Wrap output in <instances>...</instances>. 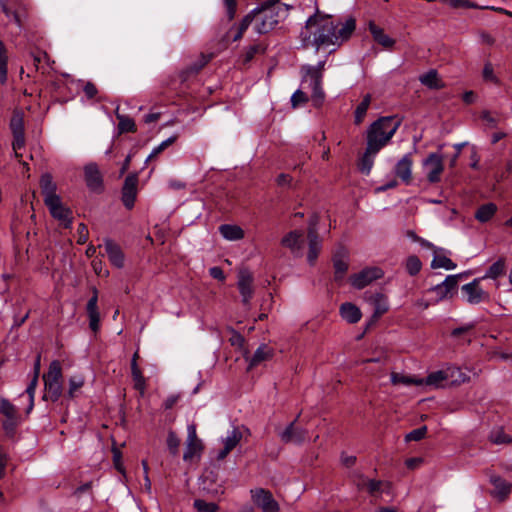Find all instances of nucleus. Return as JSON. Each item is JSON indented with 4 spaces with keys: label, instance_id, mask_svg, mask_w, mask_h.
Returning <instances> with one entry per match:
<instances>
[{
    "label": "nucleus",
    "instance_id": "obj_5",
    "mask_svg": "<svg viewBox=\"0 0 512 512\" xmlns=\"http://www.w3.org/2000/svg\"><path fill=\"white\" fill-rule=\"evenodd\" d=\"M62 368L58 360H54L49 365V370L43 375L45 385V399H49L52 402L59 400L62 394Z\"/></svg>",
    "mask_w": 512,
    "mask_h": 512
},
{
    "label": "nucleus",
    "instance_id": "obj_34",
    "mask_svg": "<svg viewBox=\"0 0 512 512\" xmlns=\"http://www.w3.org/2000/svg\"><path fill=\"white\" fill-rule=\"evenodd\" d=\"M358 486L360 488H365L371 496H377L378 494L385 492L386 490L384 487L389 488L388 484L374 479L365 480L363 484L359 483Z\"/></svg>",
    "mask_w": 512,
    "mask_h": 512
},
{
    "label": "nucleus",
    "instance_id": "obj_10",
    "mask_svg": "<svg viewBox=\"0 0 512 512\" xmlns=\"http://www.w3.org/2000/svg\"><path fill=\"white\" fill-rule=\"evenodd\" d=\"M237 287L244 305H248L254 292V276L247 268H241L237 275Z\"/></svg>",
    "mask_w": 512,
    "mask_h": 512
},
{
    "label": "nucleus",
    "instance_id": "obj_31",
    "mask_svg": "<svg viewBox=\"0 0 512 512\" xmlns=\"http://www.w3.org/2000/svg\"><path fill=\"white\" fill-rule=\"evenodd\" d=\"M450 377L449 369L448 370H438L431 372L428 376L423 379V383L428 386L444 387V382L447 381Z\"/></svg>",
    "mask_w": 512,
    "mask_h": 512
},
{
    "label": "nucleus",
    "instance_id": "obj_14",
    "mask_svg": "<svg viewBox=\"0 0 512 512\" xmlns=\"http://www.w3.org/2000/svg\"><path fill=\"white\" fill-rule=\"evenodd\" d=\"M299 416L300 414H298L296 419L289 423L287 427L279 433V436L284 443H294L300 445L305 441L307 437V431L301 427L295 426Z\"/></svg>",
    "mask_w": 512,
    "mask_h": 512
},
{
    "label": "nucleus",
    "instance_id": "obj_4",
    "mask_svg": "<svg viewBox=\"0 0 512 512\" xmlns=\"http://www.w3.org/2000/svg\"><path fill=\"white\" fill-rule=\"evenodd\" d=\"M40 188L44 203L49 209L51 216L60 221L65 228L72 224V211L63 205L60 196L56 193L57 185L50 173H45L40 179Z\"/></svg>",
    "mask_w": 512,
    "mask_h": 512
},
{
    "label": "nucleus",
    "instance_id": "obj_42",
    "mask_svg": "<svg viewBox=\"0 0 512 512\" xmlns=\"http://www.w3.org/2000/svg\"><path fill=\"white\" fill-rule=\"evenodd\" d=\"M449 5L452 8H471V9H492L496 10L493 6H480L475 2H471L469 0H448Z\"/></svg>",
    "mask_w": 512,
    "mask_h": 512
},
{
    "label": "nucleus",
    "instance_id": "obj_19",
    "mask_svg": "<svg viewBox=\"0 0 512 512\" xmlns=\"http://www.w3.org/2000/svg\"><path fill=\"white\" fill-rule=\"evenodd\" d=\"M412 164V155L407 153L396 163L394 168L396 176L399 177L406 185L411 182Z\"/></svg>",
    "mask_w": 512,
    "mask_h": 512
},
{
    "label": "nucleus",
    "instance_id": "obj_2",
    "mask_svg": "<svg viewBox=\"0 0 512 512\" xmlns=\"http://www.w3.org/2000/svg\"><path fill=\"white\" fill-rule=\"evenodd\" d=\"M401 123L402 119L396 115L379 117L366 130V146L370 147L371 150L381 151L390 143Z\"/></svg>",
    "mask_w": 512,
    "mask_h": 512
},
{
    "label": "nucleus",
    "instance_id": "obj_32",
    "mask_svg": "<svg viewBox=\"0 0 512 512\" xmlns=\"http://www.w3.org/2000/svg\"><path fill=\"white\" fill-rule=\"evenodd\" d=\"M497 205L489 202L481 205L475 212V219L481 223L488 222L497 212Z\"/></svg>",
    "mask_w": 512,
    "mask_h": 512
},
{
    "label": "nucleus",
    "instance_id": "obj_36",
    "mask_svg": "<svg viewBox=\"0 0 512 512\" xmlns=\"http://www.w3.org/2000/svg\"><path fill=\"white\" fill-rule=\"evenodd\" d=\"M137 356H138V354L135 353L132 358L131 373H132L133 380L135 382V388L140 391H143L145 389L146 382H145L144 376L142 375V372L140 371V369L137 365V361H136Z\"/></svg>",
    "mask_w": 512,
    "mask_h": 512
},
{
    "label": "nucleus",
    "instance_id": "obj_64",
    "mask_svg": "<svg viewBox=\"0 0 512 512\" xmlns=\"http://www.w3.org/2000/svg\"><path fill=\"white\" fill-rule=\"evenodd\" d=\"M92 481L86 482L79 487H77L74 491V495L80 497L83 493L89 492L92 489Z\"/></svg>",
    "mask_w": 512,
    "mask_h": 512
},
{
    "label": "nucleus",
    "instance_id": "obj_30",
    "mask_svg": "<svg viewBox=\"0 0 512 512\" xmlns=\"http://www.w3.org/2000/svg\"><path fill=\"white\" fill-rule=\"evenodd\" d=\"M419 81L422 85L429 89H442L444 87L443 82L438 78V73L435 69H431L425 74L420 75Z\"/></svg>",
    "mask_w": 512,
    "mask_h": 512
},
{
    "label": "nucleus",
    "instance_id": "obj_43",
    "mask_svg": "<svg viewBox=\"0 0 512 512\" xmlns=\"http://www.w3.org/2000/svg\"><path fill=\"white\" fill-rule=\"evenodd\" d=\"M391 382L393 384H404V385H421L423 384V379H414L408 376L401 375L399 373L391 374Z\"/></svg>",
    "mask_w": 512,
    "mask_h": 512
},
{
    "label": "nucleus",
    "instance_id": "obj_63",
    "mask_svg": "<svg viewBox=\"0 0 512 512\" xmlns=\"http://www.w3.org/2000/svg\"><path fill=\"white\" fill-rule=\"evenodd\" d=\"M423 463V459L420 457L408 458L405 461V465L408 469H415Z\"/></svg>",
    "mask_w": 512,
    "mask_h": 512
},
{
    "label": "nucleus",
    "instance_id": "obj_35",
    "mask_svg": "<svg viewBox=\"0 0 512 512\" xmlns=\"http://www.w3.org/2000/svg\"><path fill=\"white\" fill-rule=\"evenodd\" d=\"M370 103H371V96L370 94H366L363 99L361 100V102L357 105L355 111H354V123L356 125H359L362 123L366 113H367V110L370 106Z\"/></svg>",
    "mask_w": 512,
    "mask_h": 512
},
{
    "label": "nucleus",
    "instance_id": "obj_49",
    "mask_svg": "<svg viewBox=\"0 0 512 512\" xmlns=\"http://www.w3.org/2000/svg\"><path fill=\"white\" fill-rule=\"evenodd\" d=\"M37 383H38L37 376H33V378L31 379L30 383L28 384V386L26 388V393L29 396V406H28L27 412H30L33 409L34 395H35Z\"/></svg>",
    "mask_w": 512,
    "mask_h": 512
},
{
    "label": "nucleus",
    "instance_id": "obj_39",
    "mask_svg": "<svg viewBox=\"0 0 512 512\" xmlns=\"http://www.w3.org/2000/svg\"><path fill=\"white\" fill-rule=\"evenodd\" d=\"M431 267L433 269L443 268L445 270H453L457 267V264L453 262L449 257L445 255H439L434 253L433 260L431 262Z\"/></svg>",
    "mask_w": 512,
    "mask_h": 512
},
{
    "label": "nucleus",
    "instance_id": "obj_3",
    "mask_svg": "<svg viewBox=\"0 0 512 512\" xmlns=\"http://www.w3.org/2000/svg\"><path fill=\"white\" fill-rule=\"evenodd\" d=\"M293 4L282 0H258V34H266L274 30L284 21Z\"/></svg>",
    "mask_w": 512,
    "mask_h": 512
},
{
    "label": "nucleus",
    "instance_id": "obj_38",
    "mask_svg": "<svg viewBox=\"0 0 512 512\" xmlns=\"http://www.w3.org/2000/svg\"><path fill=\"white\" fill-rule=\"evenodd\" d=\"M374 312L372 315L373 319H378L381 317L384 313H386L389 309L387 298L383 294H376L374 300Z\"/></svg>",
    "mask_w": 512,
    "mask_h": 512
},
{
    "label": "nucleus",
    "instance_id": "obj_25",
    "mask_svg": "<svg viewBox=\"0 0 512 512\" xmlns=\"http://www.w3.org/2000/svg\"><path fill=\"white\" fill-rule=\"evenodd\" d=\"M369 31L373 40L386 49H391L395 45V40L384 33V30L377 26L373 21L368 24Z\"/></svg>",
    "mask_w": 512,
    "mask_h": 512
},
{
    "label": "nucleus",
    "instance_id": "obj_56",
    "mask_svg": "<svg viewBox=\"0 0 512 512\" xmlns=\"http://www.w3.org/2000/svg\"><path fill=\"white\" fill-rule=\"evenodd\" d=\"M83 92H84L86 98L91 100V99H94L96 97V95L98 94V89L94 83L88 81L83 86Z\"/></svg>",
    "mask_w": 512,
    "mask_h": 512
},
{
    "label": "nucleus",
    "instance_id": "obj_28",
    "mask_svg": "<svg viewBox=\"0 0 512 512\" xmlns=\"http://www.w3.org/2000/svg\"><path fill=\"white\" fill-rule=\"evenodd\" d=\"M379 152L380 151L375 149L371 150L370 147L366 146L365 151L358 162V169L362 174H370L374 165L375 157Z\"/></svg>",
    "mask_w": 512,
    "mask_h": 512
},
{
    "label": "nucleus",
    "instance_id": "obj_50",
    "mask_svg": "<svg viewBox=\"0 0 512 512\" xmlns=\"http://www.w3.org/2000/svg\"><path fill=\"white\" fill-rule=\"evenodd\" d=\"M211 60V55L202 54L195 63L190 65L187 70L190 73H198L209 61Z\"/></svg>",
    "mask_w": 512,
    "mask_h": 512
},
{
    "label": "nucleus",
    "instance_id": "obj_26",
    "mask_svg": "<svg viewBox=\"0 0 512 512\" xmlns=\"http://www.w3.org/2000/svg\"><path fill=\"white\" fill-rule=\"evenodd\" d=\"M339 312L341 317L350 324L359 322L362 317L361 310L351 302L341 304Z\"/></svg>",
    "mask_w": 512,
    "mask_h": 512
},
{
    "label": "nucleus",
    "instance_id": "obj_22",
    "mask_svg": "<svg viewBox=\"0 0 512 512\" xmlns=\"http://www.w3.org/2000/svg\"><path fill=\"white\" fill-rule=\"evenodd\" d=\"M104 247L111 264L117 268H122L124 266L125 256L120 246L111 239H105Z\"/></svg>",
    "mask_w": 512,
    "mask_h": 512
},
{
    "label": "nucleus",
    "instance_id": "obj_58",
    "mask_svg": "<svg viewBox=\"0 0 512 512\" xmlns=\"http://www.w3.org/2000/svg\"><path fill=\"white\" fill-rule=\"evenodd\" d=\"M250 493L253 503H246L241 505L238 512H255L256 492L253 489H251Z\"/></svg>",
    "mask_w": 512,
    "mask_h": 512
},
{
    "label": "nucleus",
    "instance_id": "obj_16",
    "mask_svg": "<svg viewBox=\"0 0 512 512\" xmlns=\"http://www.w3.org/2000/svg\"><path fill=\"white\" fill-rule=\"evenodd\" d=\"M347 251L344 247H339L333 255L334 280L340 282L348 270V262L346 261Z\"/></svg>",
    "mask_w": 512,
    "mask_h": 512
},
{
    "label": "nucleus",
    "instance_id": "obj_47",
    "mask_svg": "<svg viewBox=\"0 0 512 512\" xmlns=\"http://www.w3.org/2000/svg\"><path fill=\"white\" fill-rule=\"evenodd\" d=\"M0 413L5 417L17 416L15 406L5 398L1 399L0 401Z\"/></svg>",
    "mask_w": 512,
    "mask_h": 512
},
{
    "label": "nucleus",
    "instance_id": "obj_60",
    "mask_svg": "<svg viewBox=\"0 0 512 512\" xmlns=\"http://www.w3.org/2000/svg\"><path fill=\"white\" fill-rule=\"evenodd\" d=\"M209 274L212 278L217 279L219 281L225 280L224 271L222 270V268H220L218 266L211 267L209 269Z\"/></svg>",
    "mask_w": 512,
    "mask_h": 512
},
{
    "label": "nucleus",
    "instance_id": "obj_8",
    "mask_svg": "<svg viewBox=\"0 0 512 512\" xmlns=\"http://www.w3.org/2000/svg\"><path fill=\"white\" fill-rule=\"evenodd\" d=\"M460 274L448 275L441 283L430 288L436 294L437 302L451 299L457 292Z\"/></svg>",
    "mask_w": 512,
    "mask_h": 512
},
{
    "label": "nucleus",
    "instance_id": "obj_40",
    "mask_svg": "<svg viewBox=\"0 0 512 512\" xmlns=\"http://www.w3.org/2000/svg\"><path fill=\"white\" fill-rule=\"evenodd\" d=\"M8 55L4 42L0 39V82L4 84L7 81Z\"/></svg>",
    "mask_w": 512,
    "mask_h": 512
},
{
    "label": "nucleus",
    "instance_id": "obj_54",
    "mask_svg": "<svg viewBox=\"0 0 512 512\" xmlns=\"http://www.w3.org/2000/svg\"><path fill=\"white\" fill-rule=\"evenodd\" d=\"M25 145V134L13 135V143L12 147L15 152V157L20 158L21 154L18 153V150L22 149Z\"/></svg>",
    "mask_w": 512,
    "mask_h": 512
},
{
    "label": "nucleus",
    "instance_id": "obj_45",
    "mask_svg": "<svg viewBox=\"0 0 512 512\" xmlns=\"http://www.w3.org/2000/svg\"><path fill=\"white\" fill-rule=\"evenodd\" d=\"M84 385V377L82 375H74L69 379L68 395L74 398L75 392Z\"/></svg>",
    "mask_w": 512,
    "mask_h": 512
},
{
    "label": "nucleus",
    "instance_id": "obj_1",
    "mask_svg": "<svg viewBox=\"0 0 512 512\" xmlns=\"http://www.w3.org/2000/svg\"><path fill=\"white\" fill-rule=\"evenodd\" d=\"M316 12L306 20L300 32L302 46H314L316 51L330 46H340L356 28V20L348 17L344 23H334L331 16H318Z\"/></svg>",
    "mask_w": 512,
    "mask_h": 512
},
{
    "label": "nucleus",
    "instance_id": "obj_6",
    "mask_svg": "<svg viewBox=\"0 0 512 512\" xmlns=\"http://www.w3.org/2000/svg\"><path fill=\"white\" fill-rule=\"evenodd\" d=\"M1 11L5 16L19 28L23 29V17L25 15V5L21 0H0Z\"/></svg>",
    "mask_w": 512,
    "mask_h": 512
},
{
    "label": "nucleus",
    "instance_id": "obj_29",
    "mask_svg": "<svg viewBox=\"0 0 512 512\" xmlns=\"http://www.w3.org/2000/svg\"><path fill=\"white\" fill-rule=\"evenodd\" d=\"M221 236L229 241H237L244 237V231L241 227L231 224H222L219 226Z\"/></svg>",
    "mask_w": 512,
    "mask_h": 512
},
{
    "label": "nucleus",
    "instance_id": "obj_51",
    "mask_svg": "<svg viewBox=\"0 0 512 512\" xmlns=\"http://www.w3.org/2000/svg\"><path fill=\"white\" fill-rule=\"evenodd\" d=\"M2 426L8 436H13L17 427V416L6 417L2 423Z\"/></svg>",
    "mask_w": 512,
    "mask_h": 512
},
{
    "label": "nucleus",
    "instance_id": "obj_41",
    "mask_svg": "<svg viewBox=\"0 0 512 512\" xmlns=\"http://www.w3.org/2000/svg\"><path fill=\"white\" fill-rule=\"evenodd\" d=\"M405 269L410 276L419 274L422 269V262L419 257L416 255L408 256L405 261Z\"/></svg>",
    "mask_w": 512,
    "mask_h": 512
},
{
    "label": "nucleus",
    "instance_id": "obj_23",
    "mask_svg": "<svg viewBox=\"0 0 512 512\" xmlns=\"http://www.w3.org/2000/svg\"><path fill=\"white\" fill-rule=\"evenodd\" d=\"M258 508L262 512H279L280 505L272 493L266 489L258 488Z\"/></svg>",
    "mask_w": 512,
    "mask_h": 512
},
{
    "label": "nucleus",
    "instance_id": "obj_59",
    "mask_svg": "<svg viewBox=\"0 0 512 512\" xmlns=\"http://www.w3.org/2000/svg\"><path fill=\"white\" fill-rule=\"evenodd\" d=\"M8 457L3 447L0 446V479L4 478Z\"/></svg>",
    "mask_w": 512,
    "mask_h": 512
},
{
    "label": "nucleus",
    "instance_id": "obj_20",
    "mask_svg": "<svg viewBox=\"0 0 512 512\" xmlns=\"http://www.w3.org/2000/svg\"><path fill=\"white\" fill-rule=\"evenodd\" d=\"M241 438L242 434L237 428H233L229 431L227 436L222 438L224 447L218 451L216 459L223 460L236 447Z\"/></svg>",
    "mask_w": 512,
    "mask_h": 512
},
{
    "label": "nucleus",
    "instance_id": "obj_13",
    "mask_svg": "<svg viewBox=\"0 0 512 512\" xmlns=\"http://www.w3.org/2000/svg\"><path fill=\"white\" fill-rule=\"evenodd\" d=\"M84 178L90 191L98 194L104 191L103 176L96 163H89L84 167Z\"/></svg>",
    "mask_w": 512,
    "mask_h": 512
},
{
    "label": "nucleus",
    "instance_id": "obj_52",
    "mask_svg": "<svg viewBox=\"0 0 512 512\" xmlns=\"http://www.w3.org/2000/svg\"><path fill=\"white\" fill-rule=\"evenodd\" d=\"M10 128L13 135L25 134L22 117H13L10 121Z\"/></svg>",
    "mask_w": 512,
    "mask_h": 512
},
{
    "label": "nucleus",
    "instance_id": "obj_12",
    "mask_svg": "<svg viewBox=\"0 0 512 512\" xmlns=\"http://www.w3.org/2000/svg\"><path fill=\"white\" fill-rule=\"evenodd\" d=\"M137 185H138V174L131 173L127 175L124 180L122 191H121V200L123 205L128 209H132L135 204L136 196H137Z\"/></svg>",
    "mask_w": 512,
    "mask_h": 512
},
{
    "label": "nucleus",
    "instance_id": "obj_18",
    "mask_svg": "<svg viewBox=\"0 0 512 512\" xmlns=\"http://www.w3.org/2000/svg\"><path fill=\"white\" fill-rule=\"evenodd\" d=\"M490 483L494 486V491L491 492V495L500 502L506 500L511 493L512 484L498 475H492Z\"/></svg>",
    "mask_w": 512,
    "mask_h": 512
},
{
    "label": "nucleus",
    "instance_id": "obj_44",
    "mask_svg": "<svg viewBox=\"0 0 512 512\" xmlns=\"http://www.w3.org/2000/svg\"><path fill=\"white\" fill-rule=\"evenodd\" d=\"M275 355V349L267 344L258 346V364L262 361L270 360Z\"/></svg>",
    "mask_w": 512,
    "mask_h": 512
},
{
    "label": "nucleus",
    "instance_id": "obj_62",
    "mask_svg": "<svg viewBox=\"0 0 512 512\" xmlns=\"http://www.w3.org/2000/svg\"><path fill=\"white\" fill-rule=\"evenodd\" d=\"M179 400V395H175V394H172V395H169L164 403H163V407L165 410H169V409H172L173 406L177 403V401Z\"/></svg>",
    "mask_w": 512,
    "mask_h": 512
},
{
    "label": "nucleus",
    "instance_id": "obj_15",
    "mask_svg": "<svg viewBox=\"0 0 512 512\" xmlns=\"http://www.w3.org/2000/svg\"><path fill=\"white\" fill-rule=\"evenodd\" d=\"M423 164L427 167H430V170L427 173V180L430 183L439 182L440 175L444 170L442 155L434 152L430 153L428 157L424 160Z\"/></svg>",
    "mask_w": 512,
    "mask_h": 512
},
{
    "label": "nucleus",
    "instance_id": "obj_11",
    "mask_svg": "<svg viewBox=\"0 0 512 512\" xmlns=\"http://www.w3.org/2000/svg\"><path fill=\"white\" fill-rule=\"evenodd\" d=\"M203 450V444L197 437L196 426L190 424L187 426L186 447L183 454L184 461H192L194 457H200Z\"/></svg>",
    "mask_w": 512,
    "mask_h": 512
},
{
    "label": "nucleus",
    "instance_id": "obj_24",
    "mask_svg": "<svg viewBox=\"0 0 512 512\" xmlns=\"http://www.w3.org/2000/svg\"><path fill=\"white\" fill-rule=\"evenodd\" d=\"M322 249V241L314 228L308 229V254L307 261L310 265H314L318 255Z\"/></svg>",
    "mask_w": 512,
    "mask_h": 512
},
{
    "label": "nucleus",
    "instance_id": "obj_17",
    "mask_svg": "<svg viewBox=\"0 0 512 512\" xmlns=\"http://www.w3.org/2000/svg\"><path fill=\"white\" fill-rule=\"evenodd\" d=\"M98 291L93 288V296L88 300L86 311L89 318V327L93 332H97L100 327V314L98 311Z\"/></svg>",
    "mask_w": 512,
    "mask_h": 512
},
{
    "label": "nucleus",
    "instance_id": "obj_53",
    "mask_svg": "<svg viewBox=\"0 0 512 512\" xmlns=\"http://www.w3.org/2000/svg\"><path fill=\"white\" fill-rule=\"evenodd\" d=\"M308 101V97L306 93L297 89L291 96V104L292 107H298L299 105L306 103Z\"/></svg>",
    "mask_w": 512,
    "mask_h": 512
},
{
    "label": "nucleus",
    "instance_id": "obj_55",
    "mask_svg": "<svg viewBox=\"0 0 512 512\" xmlns=\"http://www.w3.org/2000/svg\"><path fill=\"white\" fill-rule=\"evenodd\" d=\"M312 91V99L316 105H320L324 100V92L322 89V84H319V88L315 86H309Z\"/></svg>",
    "mask_w": 512,
    "mask_h": 512
},
{
    "label": "nucleus",
    "instance_id": "obj_9",
    "mask_svg": "<svg viewBox=\"0 0 512 512\" xmlns=\"http://www.w3.org/2000/svg\"><path fill=\"white\" fill-rule=\"evenodd\" d=\"M384 272L379 267H366L360 272L350 276L351 285L360 290L369 285L372 281L382 278Z\"/></svg>",
    "mask_w": 512,
    "mask_h": 512
},
{
    "label": "nucleus",
    "instance_id": "obj_33",
    "mask_svg": "<svg viewBox=\"0 0 512 512\" xmlns=\"http://www.w3.org/2000/svg\"><path fill=\"white\" fill-rule=\"evenodd\" d=\"M505 274V259L499 258L497 261H495L485 272L482 278V281L485 279H493L496 280L500 276Z\"/></svg>",
    "mask_w": 512,
    "mask_h": 512
},
{
    "label": "nucleus",
    "instance_id": "obj_48",
    "mask_svg": "<svg viewBox=\"0 0 512 512\" xmlns=\"http://www.w3.org/2000/svg\"><path fill=\"white\" fill-rule=\"evenodd\" d=\"M426 433H427V427L421 426L419 428L413 429L408 434H406L405 440L407 442L420 441L425 437Z\"/></svg>",
    "mask_w": 512,
    "mask_h": 512
},
{
    "label": "nucleus",
    "instance_id": "obj_61",
    "mask_svg": "<svg viewBox=\"0 0 512 512\" xmlns=\"http://www.w3.org/2000/svg\"><path fill=\"white\" fill-rule=\"evenodd\" d=\"M230 342L231 345L242 348L244 346L245 339L240 333L233 331Z\"/></svg>",
    "mask_w": 512,
    "mask_h": 512
},
{
    "label": "nucleus",
    "instance_id": "obj_7",
    "mask_svg": "<svg viewBox=\"0 0 512 512\" xmlns=\"http://www.w3.org/2000/svg\"><path fill=\"white\" fill-rule=\"evenodd\" d=\"M482 278H475L471 282L463 285L461 291L465 300L470 305H477L481 302L489 301L490 295L480 287Z\"/></svg>",
    "mask_w": 512,
    "mask_h": 512
},
{
    "label": "nucleus",
    "instance_id": "obj_46",
    "mask_svg": "<svg viewBox=\"0 0 512 512\" xmlns=\"http://www.w3.org/2000/svg\"><path fill=\"white\" fill-rule=\"evenodd\" d=\"M179 446H180V439L177 437V435L173 431H170L167 436V447L173 456L178 454Z\"/></svg>",
    "mask_w": 512,
    "mask_h": 512
},
{
    "label": "nucleus",
    "instance_id": "obj_21",
    "mask_svg": "<svg viewBox=\"0 0 512 512\" xmlns=\"http://www.w3.org/2000/svg\"><path fill=\"white\" fill-rule=\"evenodd\" d=\"M303 243V233L300 230L290 231L281 240V244L284 247L289 248L296 256L301 255Z\"/></svg>",
    "mask_w": 512,
    "mask_h": 512
},
{
    "label": "nucleus",
    "instance_id": "obj_27",
    "mask_svg": "<svg viewBox=\"0 0 512 512\" xmlns=\"http://www.w3.org/2000/svg\"><path fill=\"white\" fill-rule=\"evenodd\" d=\"M303 73V82H308L309 86H315L319 88V84H322L323 73L320 68L312 65H304L301 68Z\"/></svg>",
    "mask_w": 512,
    "mask_h": 512
},
{
    "label": "nucleus",
    "instance_id": "obj_37",
    "mask_svg": "<svg viewBox=\"0 0 512 512\" xmlns=\"http://www.w3.org/2000/svg\"><path fill=\"white\" fill-rule=\"evenodd\" d=\"M116 118L118 119V134L136 132V125L132 118L119 114L116 110Z\"/></svg>",
    "mask_w": 512,
    "mask_h": 512
},
{
    "label": "nucleus",
    "instance_id": "obj_57",
    "mask_svg": "<svg viewBox=\"0 0 512 512\" xmlns=\"http://www.w3.org/2000/svg\"><path fill=\"white\" fill-rule=\"evenodd\" d=\"M223 4L226 8L228 19L231 21L235 17L236 13V0H223Z\"/></svg>",
    "mask_w": 512,
    "mask_h": 512
}]
</instances>
